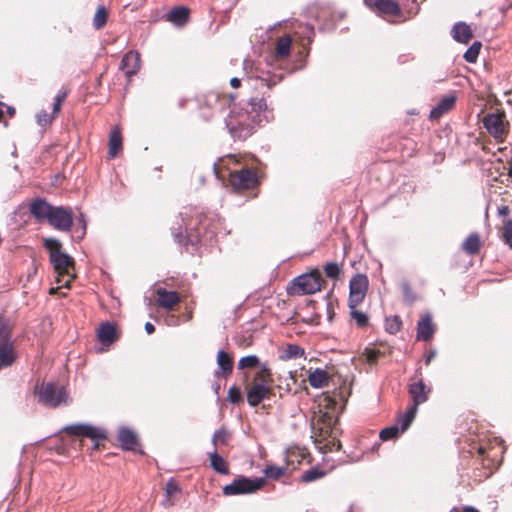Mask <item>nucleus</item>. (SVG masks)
<instances>
[{
    "mask_svg": "<svg viewBox=\"0 0 512 512\" xmlns=\"http://www.w3.org/2000/svg\"><path fill=\"white\" fill-rule=\"evenodd\" d=\"M53 116V114L50 115L45 110H41L36 115L37 123L44 127L52 121Z\"/></svg>",
    "mask_w": 512,
    "mask_h": 512,
    "instance_id": "nucleus-49",
    "label": "nucleus"
},
{
    "mask_svg": "<svg viewBox=\"0 0 512 512\" xmlns=\"http://www.w3.org/2000/svg\"><path fill=\"white\" fill-rule=\"evenodd\" d=\"M369 287L366 274L357 273L349 281L348 307L356 308L365 298Z\"/></svg>",
    "mask_w": 512,
    "mask_h": 512,
    "instance_id": "nucleus-7",
    "label": "nucleus"
},
{
    "mask_svg": "<svg viewBox=\"0 0 512 512\" xmlns=\"http://www.w3.org/2000/svg\"><path fill=\"white\" fill-rule=\"evenodd\" d=\"M273 117L264 97H251L245 107L230 111L225 118V126L234 140L244 141L255 132L256 126L270 122Z\"/></svg>",
    "mask_w": 512,
    "mask_h": 512,
    "instance_id": "nucleus-1",
    "label": "nucleus"
},
{
    "mask_svg": "<svg viewBox=\"0 0 512 512\" xmlns=\"http://www.w3.org/2000/svg\"><path fill=\"white\" fill-rule=\"evenodd\" d=\"M6 106V111H7V114L10 116V117H13L16 113V110L13 106H8V105H5Z\"/></svg>",
    "mask_w": 512,
    "mask_h": 512,
    "instance_id": "nucleus-62",
    "label": "nucleus"
},
{
    "mask_svg": "<svg viewBox=\"0 0 512 512\" xmlns=\"http://www.w3.org/2000/svg\"><path fill=\"white\" fill-rule=\"evenodd\" d=\"M230 85L233 88H239L241 86V80L237 77H233L230 80Z\"/></svg>",
    "mask_w": 512,
    "mask_h": 512,
    "instance_id": "nucleus-58",
    "label": "nucleus"
},
{
    "mask_svg": "<svg viewBox=\"0 0 512 512\" xmlns=\"http://www.w3.org/2000/svg\"><path fill=\"white\" fill-rule=\"evenodd\" d=\"M330 294L331 293L326 294L325 299L327 301L326 302L327 320L331 323L335 317V311H334L333 304L330 300Z\"/></svg>",
    "mask_w": 512,
    "mask_h": 512,
    "instance_id": "nucleus-53",
    "label": "nucleus"
},
{
    "mask_svg": "<svg viewBox=\"0 0 512 512\" xmlns=\"http://www.w3.org/2000/svg\"><path fill=\"white\" fill-rule=\"evenodd\" d=\"M400 433H403V432L400 430L398 424H394V425H391V426H388V427H385L384 429H382L379 433V437L383 441L394 440V439L398 438Z\"/></svg>",
    "mask_w": 512,
    "mask_h": 512,
    "instance_id": "nucleus-37",
    "label": "nucleus"
},
{
    "mask_svg": "<svg viewBox=\"0 0 512 512\" xmlns=\"http://www.w3.org/2000/svg\"><path fill=\"white\" fill-rule=\"evenodd\" d=\"M265 484V478H249L245 476H239L234 479L231 483L225 485L222 488V492L225 496H235L241 494H251Z\"/></svg>",
    "mask_w": 512,
    "mask_h": 512,
    "instance_id": "nucleus-5",
    "label": "nucleus"
},
{
    "mask_svg": "<svg viewBox=\"0 0 512 512\" xmlns=\"http://www.w3.org/2000/svg\"><path fill=\"white\" fill-rule=\"evenodd\" d=\"M286 467H280L277 465H268L264 469V475L268 479H278L281 476L285 475Z\"/></svg>",
    "mask_w": 512,
    "mask_h": 512,
    "instance_id": "nucleus-41",
    "label": "nucleus"
},
{
    "mask_svg": "<svg viewBox=\"0 0 512 512\" xmlns=\"http://www.w3.org/2000/svg\"><path fill=\"white\" fill-rule=\"evenodd\" d=\"M260 370L255 375V379L259 380V382H264L268 384L271 380L272 372L268 363H260Z\"/></svg>",
    "mask_w": 512,
    "mask_h": 512,
    "instance_id": "nucleus-44",
    "label": "nucleus"
},
{
    "mask_svg": "<svg viewBox=\"0 0 512 512\" xmlns=\"http://www.w3.org/2000/svg\"><path fill=\"white\" fill-rule=\"evenodd\" d=\"M117 439L125 451H135L139 445L138 435L130 428L122 426L118 429Z\"/></svg>",
    "mask_w": 512,
    "mask_h": 512,
    "instance_id": "nucleus-17",
    "label": "nucleus"
},
{
    "mask_svg": "<svg viewBox=\"0 0 512 512\" xmlns=\"http://www.w3.org/2000/svg\"><path fill=\"white\" fill-rule=\"evenodd\" d=\"M74 235H72V239L76 241H81L85 235L87 230V220L83 213H79L78 216L74 219Z\"/></svg>",
    "mask_w": 512,
    "mask_h": 512,
    "instance_id": "nucleus-30",
    "label": "nucleus"
},
{
    "mask_svg": "<svg viewBox=\"0 0 512 512\" xmlns=\"http://www.w3.org/2000/svg\"><path fill=\"white\" fill-rule=\"evenodd\" d=\"M144 329L147 334H152L155 331V326L151 322H146Z\"/></svg>",
    "mask_w": 512,
    "mask_h": 512,
    "instance_id": "nucleus-57",
    "label": "nucleus"
},
{
    "mask_svg": "<svg viewBox=\"0 0 512 512\" xmlns=\"http://www.w3.org/2000/svg\"><path fill=\"white\" fill-rule=\"evenodd\" d=\"M323 278L318 269L303 273L292 279L287 287V294L291 296L310 295L320 291Z\"/></svg>",
    "mask_w": 512,
    "mask_h": 512,
    "instance_id": "nucleus-2",
    "label": "nucleus"
},
{
    "mask_svg": "<svg viewBox=\"0 0 512 512\" xmlns=\"http://www.w3.org/2000/svg\"><path fill=\"white\" fill-rule=\"evenodd\" d=\"M291 38L289 36L280 37L276 42L275 53L279 58L287 57L291 50Z\"/></svg>",
    "mask_w": 512,
    "mask_h": 512,
    "instance_id": "nucleus-32",
    "label": "nucleus"
},
{
    "mask_svg": "<svg viewBox=\"0 0 512 512\" xmlns=\"http://www.w3.org/2000/svg\"><path fill=\"white\" fill-rule=\"evenodd\" d=\"M227 400L232 404H239L243 401V396L240 389L233 385L228 390Z\"/></svg>",
    "mask_w": 512,
    "mask_h": 512,
    "instance_id": "nucleus-47",
    "label": "nucleus"
},
{
    "mask_svg": "<svg viewBox=\"0 0 512 512\" xmlns=\"http://www.w3.org/2000/svg\"><path fill=\"white\" fill-rule=\"evenodd\" d=\"M435 332L430 314L424 315L417 323V339L429 341Z\"/></svg>",
    "mask_w": 512,
    "mask_h": 512,
    "instance_id": "nucleus-24",
    "label": "nucleus"
},
{
    "mask_svg": "<svg viewBox=\"0 0 512 512\" xmlns=\"http://www.w3.org/2000/svg\"><path fill=\"white\" fill-rule=\"evenodd\" d=\"M402 327V320L398 315H394L392 317L386 318L385 320V330L391 335H395L400 331Z\"/></svg>",
    "mask_w": 512,
    "mask_h": 512,
    "instance_id": "nucleus-39",
    "label": "nucleus"
},
{
    "mask_svg": "<svg viewBox=\"0 0 512 512\" xmlns=\"http://www.w3.org/2000/svg\"><path fill=\"white\" fill-rule=\"evenodd\" d=\"M49 260L53 265L54 270L59 273H67L69 268L73 267L75 264L74 259L68 254L60 249H54L49 255Z\"/></svg>",
    "mask_w": 512,
    "mask_h": 512,
    "instance_id": "nucleus-13",
    "label": "nucleus"
},
{
    "mask_svg": "<svg viewBox=\"0 0 512 512\" xmlns=\"http://www.w3.org/2000/svg\"><path fill=\"white\" fill-rule=\"evenodd\" d=\"M16 358L11 339V330L7 323L0 319V371L12 366Z\"/></svg>",
    "mask_w": 512,
    "mask_h": 512,
    "instance_id": "nucleus-6",
    "label": "nucleus"
},
{
    "mask_svg": "<svg viewBox=\"0 0 512 512\" xmlns=\"http://www.w3.org/2000/svg\"><path fill=\"white\" fill-rule=\"evenodd\" d=\"M503 237L505 244H507L512 249V219L506 223Z\"/></svg>",
    "mask_w": 512,
    "mask_h": 512,
    "instance_id": "nucleus-51",
    "label": "nucleus"
},
{
    "mask_svg": "<svg viewBox=\"0 0 512 512\" xmlns=\"http://www.w3.org/2000/svg\"><path fill=\"white\" fill-rule=\"evenodd\" d=\"M329 374L326 370L316 368L308 376V381L311 387L315 389L323 388L329 383Z\"/></svg>",
    "mask_w": 512,
    "mask_h": 512,
    "instance_id": "nucleus-26",
    "label": "nucleus"
},
{
    "mask_svg": "<svg viewBox=\"0 0 512 512\" xmlns=\"http://www.w3.org/2000/svg\"><path fill=\"white\" fill-rule=\"evenodd\" d=\"M98 340L102 344H112L118 339L117 328L111 322H102L97 330Z\"/></svg>",
    "mask_w": 512,
    "mask_h": 512,
    "instance_id": "nucleus-23",
    "label": "nucleus"
},
{
    "mask_svg": "<svg viewBox=\"0 0 512 512\" xmlns=\"http://www.w3.org/2000/svg\"><path fill=\"white\" fill-rule=\"evenodd\" d=\"M211 444L213 445V450L217 451V447L219 445V442H218V437H215V432L213 433V436H212V439H211Z\"/></svg>",
    "mask_w": 512,
    "mask_h": 512,
    "instance_id": "nucleus-61",
    "label": "nucleus"
},
{
    "mask_svg": "<svg viewBox=\"0 0 512 512\" xmlns=\"http://www.w3.org/2000/svg\"><path fill=\"white\" fill-rule=\"evenodd\" d=\"M188 99L187 98H181L179 99L178 101V107L180 109H183L185 106H186V103H187Z\"/></svg>",
    "mask_w": 512,
    "mask_h": 512,
    "instance_id": "nucleus-63",
    "label": "nucleus"
},
{
    "mask_svg": "<svg viewBox=\"0 0 512 512\" xmlns=\"http://www.w3.org/2000/svg\"><path fill=\"white\" fill-rule=\"evenodd\" d=\"M166 494L168 496H171L175 493H177L180 488H179V485L173 480V479H170L167 483H166Z\"/></svg>",
    "mask_w": 512,
    "mask_h": 512,
    "instance_id": "nucleus-54",
    "label": "nucleus"
},
{
    "mask_svg": "<svg viewBox=\"0 0 512 512\" xmlns=\"http://www.w3.org/2000/svg\"><path fill=\"white\" fill-rule=\"evenodd\" d=\"M482 47L481 42L475 41L473 42L469 48L465 51L463 58L468 63H475L478 59L480 49Z\"/></svg>",
    "mask_w": 512,
    "mask_h": 512,
    "instance_id": "nucleus-36",
    "label": "nucleus"
},
{
    "mask_svg": "<svg viewBox=\"0 0 512 512\" xmlns=\"http://www.w3.org/2000/svg\"><path fill=\"white\" fill-rule=\"evenodd\" d=\"M48 223L58 231L69 232L74 224L72 209L65 206H54Z\"/></svg>",
    "mask_w": 512,
    "mask_h": 512,
    "instance_id": "nucleus-8",
    "label": "nucleus"
},
{
    "mask_svg": "<svg viewBox=\"0 0 512 512\" xmlns=\"http://www.w3.org/2000/svg\"><path fill=\"white\" fill-rule=\"evenodd\" d=\"M350 316L360 328L366 327L369 323L368 315L362 311L356 310V308H350Z\"/></svg>",
    "mask_w": 512,
    "mask_h": 512,
    "instance_id": "nucleus-43",
    "label": "nucleus"
},
{
    "mask_svg": "<svg viewBox=\"0 0 512 512\" xmlns=\"http://www.w3.org/2000/svg\"><path fill=\"white\" fill-rule=\"evenodd\" d=\"M208 456L210 459V467L216 473L221 475H227L229 473V468L226 461L220 454L216 452V450L208 452Z\"/></svg>",
    "mask_w": 512,
    "mask_h": 512,
    "instance_id": "nucleus-27",
    "label": "nucleus"
},
{
    "mask_svg": "<svg viewBox=\"0 0 512 512\" xmlns=\"http://www.w3.org/2000/svg\"><path fill=\"white\" fill-rule=\"evenodd\" d=\"M451 36L456 42L467 44L472 39L473 32L467 23L459 21L453 25Z\"/></svg>",
    "mask_w": 512,
    "mask_h": 512,
    "instance_id": "nucleus-22",
    "label": "nucleus"
},
{
    "mask_svg": "<svg viewBox=\"0 0 512 512\" xmlns=\"http://www.w3.org/2000/svg\"><path fill=\"white\" fill-rule=\"evenodd\" d=\"M364 3L371 10L383 15L396 16L400 13V7L393 0H364Z\"/></svg>",
    "mask_w": 512,
    "mask_h": 512,
    "instance_id": "nucleus-15",
    "label": "nucleus"
},
{
    "mask_svg": "<svg viewBox=\"0 0 512 512\" xmlns=\"http://www.w3.org/2000/svg\"><path fill=\"white\" fill-rule=\"evenodd\" d=\"M217 365L218 369L214 372V377L219 378L220 376L226 378L233 370V358L232 356L223 349H220L217 353Z\"/></svg>",
    "mask_w": 512,
    "mask_h": 512,
    "instance_id": "nucleus-20",
    "label": "nucleus"
},
{
    "mask_svg": "<svg viewBox=\"0 0 512 512\" xmlns=\"http://www.w3.org/2000/svg\"><path fill=\"white\" fill-rule=\"evenodd\" d=\"M508 175L512 178V158H511L509 169H508Z\"/></svg>",
    "mask_w": 512,
    "mask_h": 512,
    "instance_id": "nucleus-64",
    "label": "nucleus"
},
{
    "mask_svg": "<svg viewBox=\"0 0 512 512\" xmlns=\"http://www.w3.org/2000/svg\"><path fill=\"white\" fill-rule=\"evenodd\" d=\"M456 100H457V98L453 94H449V95L443 96L439 100L437 105L434 108L431 109L430 114H429V118L431 120L439 119L445 113H447L450 110H452V108L454 107V105L456 103Z\"/></svg>",
    "mask_w": 512,
    "mask_h": 512,
    "instance_id": "nucleus-21",
    "label": "nucleus"
},
{
    "mask_svg": "<svg viewBox=\"0 0 512 512\" xmlns=\"http://www.w3.org/2000/svg\"><path fill=\"white\" fill-rule=\"evenodd\" d=\"M260 364L259 357L257 355H247L241 357L238 361V369L243 370L247 368H255Z\"/></svg>",
    "mask_w": 512,
    "mask_h": 512,
    "instance_id": "nucleus-40",
    "label": "nucleus"
},
{
    "mask_svg": "<svg viewBox=\"0 0 512 512\" xmlns=\"http://www.w3.org/2000/svg\"><path fill=\"white\" fill-rule=\"evenodd\" d=\"M462 249L468 255H476L480 250V237L478 233H471L462 244Z\"/></svg>",
    "mask_w": 512,
    "mask_h": 512,
    "instance_id": "nucleus-29",
    "label": "nucleus"
},
{
    "mask_svg": "<svg viewBox=\"0 0 512 512\" xmlns=\"http://www.w3.org/2000/svg\"><path fill=\"white\" fill-rule=\"evenodd\" d=\"M436 357V350H430L425 356H424V362L426 365H429L431 361Z\"/></svg>",
    "mask_w": 512,
    "mask_h": 512,
    "instance_id": "nucleus-56",
    "label": "nucleus"
},
{
    "mask_svg": "<svg viewBox=\"0 0 512 512\" xmlns=\"http://www.w3.org/2000/svg\"><path fill=\"white\" fill-rule=\"evenodd\" d=\"M498 214L501 216H507L509 214V208L507 206H501L498 208Z\"/></svg>",
    "mask_w": 512,
    "mask_h": 512,
    "instance_id": "nucleus-59",
    "label": "nucleus"
},
{
    "mask_svg": "<svg viewBox=\"0 0 512 512\" xmlns=\"http://www.w3.org/2000/svg\"><path fill=\"white\" fill-rule=\"evenodd\" d=\"M325 471L321 470L319 467H311L308 470H305L301 475V482L309 483L316 481L325 476Z\"/></svg>",
    "mask_w": 512,
    "mask_h": 512,
    "instance_id": "nucleus-35",
    "label": "nucleus"
},
{
    "mask_svg": "<svg viewBox=\"0 0 512 512\" xmlns=\"http://www.w3.org/2000/svg\"><path fill=\"white\" fill-rule=\"evenodd\" d=\"M67 96L66 92L59 93L55 96L53 107H52V114L57 115L60 111L62 102L65 100Z\"/></svg>",
    "mask_w": 512,
    "mask_h": 512,
    "instance_id": "nucleus-50",
    "label": "nucleus"
},
{
    "mask_svg": "<svg viewBox=\"0 0 512 512\" xmlns=\"http://www.w3.org/2000/svg\"><path fill=\"white\" fill-rule=\"evenodd\" d=\"M215 437H218V442L220 445H225L230 438V434L226 428L221 427L215 431Z\"/></svg>",
    "mask_w": 512,
    "mask_h": 512,
    "instance_id": "nucleus-52",
    "label": "nucleus"
},
{
    "mask_svg": "<svg viewBox=\"0 0 512 512\" xmlns=\"http://www.w3.org/2000/svg\"><path fill=\"white\" fill-rule=\"evenodd\" d=\"M140 66V54L130 50L122 57L119 68L125 73L126 77L130 79L140 70Z\"/></svg>",
    "mask_w": 512,
    "mask_h": 512,
    "instance_id": "nucleus-16",
    "label": "nucleus"
},
{
    "mask_svg": "<svg viewBox=\"0 0 512 512\" xmlns=\"http://www.w3.org/2000/svg\"><path fill=\"white\" fill-rule=\"evenodd\" d=\"M450 512H479L476 508L472 506H465L462 508H453Z\"/></svg>",
    "mask_w": 512,
    "mask_h": 512,
    "instance_id": "nucleus-55",
    "label": "nucleus"
},
{
    "mask_svg": "<svg viewBox=\"0 0 512 512\" xmlns=\"http://www.w3.org/2000/svg\"><path fill=\"white\" fill-rule=\"evenodd\" d=\"M60 432L67 434L85 437L93 442V449H98L100 442L107 439V430L102 427H97L89 423H76L63 427Z\"/></svg>",
    "mask_w": 512,
    "mask_h": 512,
    "instance_id": "nucleus-4",
    "label": "nucleus"
},
{
    "mask_svg": "<svg viewBox=\"0 0 512 512\" xmlns=\"http://www.w3.org/2000/svg\"><path fill=\"white\" fill-rule=\"evenodd\" d=\"M504 119L503 111L489 113L483 118L484 128L495 140H501L506 133Z\"/></svg>",
    "mask_w": 512,
    "mask_h": 512,
    "instance_id": "nucleus-9",
    "label": "nucleus"
},
{
    "mask_svg": "<svg viewBox=\"0 0 512 512\" xmlns=\"http://www.w3.org/2000/svg\"><path fill=\"white\" fill-rule=\"evenodd\" d=\"M157 304L159 307L170 311L173 307L181 301V298L177 291H168L163 287L156 289Z\"/></svg>",
    "mask_w": 512,
    "mask_h": 512,
    "instance_id": "nucleus-18",
    "label": "nucleus"
},
{
    "mask_svg": "<svg viewBox=\"0 0 512 512\" xmlns=\"http://www.w3.org/2000/svg\"><path fill=\"white\" fill-rule=\"evenodd\" d=\"M257 78L261 81V84L266 86V88L269 90L273 86L280 83L282 81L283 76L281 74H271L270 72H267Z\"/></svg>",
    "mask_w": 512,
    "mask_h": 512,
    "instance_id": "nucleus-38",
    "label": "nucleus"
},
{
    "mask_svg": "<svg viewBox=\"0 0 512 512\" xmlns=\"http://www.w3.org/2000/svg\"><path fill=\"white\" fill-rule=\"evenodd\" d=\"M177 224L179 225L178 229L174 226L171 227V232L174 238V241L177 242L181 246H198L201 244V239L198 234H194L192 231L187 232L185 235L181 232L182 223H184V219L182 214L179 213L177 217Z\"/></svg>",
    "mask_w": 512,
    "mask_h": 512,
    "instance_id": "nucleus-14",
    "label": "nucleus"
},
{
    "mask_svg": "<svg viewBox=\"0 0 512 512\" xmlns=\"http://www.w3.org/2000/svg\"><path fill=\"white\" fill-rule=\"evenodd\" d=\"M272 394L271 388L264 382H255L247 391V403L251 407L258 406L264 399Z\"/></svg>",
    "mask_w": 512,
    "mask_h": 512,
    "instance_id": "nucleus-12",
    "label": "nucleus"
},
{
    "mask_svg": "<svg viewBox=\"0 0 512 512\" xmlns=\"http://www.w3.org/2000/svg\"><path fill=\"white\" fill-rule=\"evenodd\" d=\"M324 272L327 277L336 280L340 277V274L342 272L341 265L337 262H329L326 265H324Z\"/></svg>",
    "mask_w": 512,
    "mask_h": 512,
    "instance_id": "nucleus-45",
    "label": "nucleus"
},
{
    "mask_svg": "<svg viewBox=\"0 0 512 512\" xmlns=\"http://www.w3.org/2000/svg\"><path fill=\"white\" fill-rule=\"evenodd\" d=\"M212 389L214 391V393L217 395V397L219 398V394H220V384L218 382H215L212 384Z\"/></svg>",
    "mask_w": 512,
    "mask_h": 512,
    "instance_id": "nucleus-60",
    "label": "nucleus"
},
{
    "mask_svg": "<svg viewBox=\"0 0 512 512\" xmlns=\"http://www.w3.org/2000/svg\"><path fill=\"white\" fill-rule=\"evenodd\" d=\"M43 246L45 249L49 250L50 253L54 249H60L62 247L61 242L56 238H45L43 239Z\"/></svg>",
    "mask_w": 512,
    "mask_h": 512,
    "instance_id": "nucleus-48",
    "label": "nucleus"
},
{
    "mask_svg": "<svg viewBox=\"0 0 512 512\" xmlns=\"http://www.w3.org/2000/svg\"><path fill=\"white\" fill-rule=\"evenodd\" d=\"M108 15L109 13L105 6L99 5L93 17V27L96 30L102 29L107 23Z\"/></svg>",
    "mask_w": 512,
    "mask_h": 512,
    "instance_id": "nucleus-33",
    "label": "nucleus"
},
{
    "mask_svg": "<svg viewBox=\"0 0 512 512\" xmlns=\"http://www.w3.org/2000/svg\"><path fill=\"white\" fill-rule=\"evenodd\" d=\"M401 290H402L403 299H404L405 303H407L408 305H411L416 301L417 295L411 288L408 281H403L401 283Z\"/></svg>",
    "mask_w": 512,
    "mask_h": 512,
    "instance_id": "nucleus-42",
    "label": "nucleus"
},
{
    "mask_svg": "<svg viewBox=\"0 0 512 512\" xmlns=\"http://www.w3.org/2000/svg\"><path fill=\"white\" fill-rule=\"evenodd\" d=\"M189 13L190 10L187 7L176 6L165 15V19L176 26H183L189 19Z\"/></svg>",
    "mask_w": 512,
    "mask_h": 512,
    "instance_id": "nucleus-25",
    "label": "nucleus"
},
{
    "mask_svg": "<svg viewBox=\"0 0 512 512\" xmlns=\"http://www.w3.org/2000/svg\"><path fill=\"white\" fill-rule=\"evenodd\" d=\"M36 393L38 402L48 408H58L71 404L67 389L54 382L43 383Z\"/></svg>",
    "mask_w": 512,
    "mask_h": 512,
    "instance_id": "nucleus-3",
    "label": "nucleus"
},
{
    "mask_svg": "<svg viewBox=\"0 0 512 512\" xmlns=\"http://www.w3.org/2000/svg\"><path fill=\"white\" fill-rule=\"evenodd\" d=\"M417 411L415 407H409L404 414H400L397 417L395 424H398L402 432H405L410 427L416 417Z\"/></svg>",
    "mask_w": 512,
    "mask_h": 512,
    "instance_id": "nucleus-31",
    "label": "nucleus"
},
{
    "mask_svg": "<svg viewBox=\"0 0 512 512\" xmlns=\"http://www.w3.org/2000/svg\"><path fill=\"white\" fill-rule=\"evenodd\" d=\"M229 181L236 189H250L257 184L255 172L249 168H243L239 171L229 174Z\"/></svg>",
    "mask_w": 512,
    "mask_h": 512,
    "instance_id": "nucleus-10",
    "label": "nucleus"
},
{
    "mask_svg": "<svg viewBox=\"0 0 512 512\" xmlns=\"http://www.w3.org/2000/svg\"><path fill=\"white\" fill-rule=\"evenodd\" d=\"M54 206L48 203L44 198H36L30 204V213L38 221L49 219Z\"/></svg>",
    "mask_w": 512,
    "mask_h": 512,
    "instance_id": "nucleus-19",
    "label": "nucleus"
},
{
    "mask_svg": "<svg viewBox=\"0 0 512 512\" xmlns=\"http://www.w3.org/2000/svg\"><path fill=\"white\" fill-rule=\"evenodd\" d=\"M122 150V135L120 130L116 127L109 135V151L110 158H115Z\"/></svg>",
    "mask_w": 512,
    "mask_h": 512,
    "instance_id": "nucleus-28",
    "label": "nucleus"
},
{
    "mask_svg": "<svg viewBox=\"0 0 512 512\" xmlns=\"http://www.w3.org/2000/svg\"><path fill=\"white\" fill-rule=\"evenodd\" d=\"M363 355L369 364H376L379 358L384 355V352L378 349L365 348Z\"/></svg>",
    "mask_w": 512,
    "mask_h": 512,
    "instance_id": "nucleus-46",
    "label": "nucleus"
},
{
    "mask_svg": "<svg viewBox=\"0 0 512 512\" xmlns=\"http://www.w3.org/2000/svg\"><path fill=\"white\" fill-rule=\"evenodd\" d=\"M432 389L427 386L423 379L420 378L417 382L411 383L408 387V393L412 400L410 407H415L418 410L419 405L425 403L429 399Z\"/></svg>",
    "mask_w": 512,
    "mask_h": 512,
    "instance_id": "nucleus-11",
    "label": "nucleus"
},
{
    "mask_svg": "<svg viewBox=\"0 0 512 512\" xmlns=\"http://www.w3.org/2000/svg\"><path fill=\"white\" fill-rule=\"evenodd\" d=\"M304 349L297 344H288L284 352L280 355L281 360L297 359L303 356Z\"/></svg>",
    "mask_w": 512,
    "mask_h": 512,
    "instance_id": "nucleus-34",
    "label": "nucleus"
}]
</instances>
